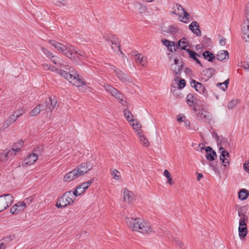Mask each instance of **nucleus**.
<instances>
[{
  "instance_id": "7c9ffc66",
  "label": "nucleus",
  "mask_w": 249,
  "mask_h": 249,
  "mask_svg": "<svg viewBox=\"0 0 249 249\" xmlns=\"http://www.w3.org/2000/svg\"><path fill=\"white\" fill-rule=\"evenodd\" d=\"M134 8L140 14L144 13L147 10L146 7L139 2L134 3Z\"/></svg>"
},
{
  "instance_id": "864d4df0",
  "label": "nucleus",
  "mask_w": 249,
  "mask_h": 249,
  "mask_svg": "<svg viewBox=\"0 0 249 249\" xmlns=\"http://www.w3.org/2000/svg\"><path fill=\"white\" fill-rule=\"evenodd\" d=\"M119 172L116 169H114L111 172V174L113 176V178L116 180H118L120 178V176L118 175Z\"/></svg>"
},
{
  "instance_id": "20e7f679",
  "label": "nucleus",
  "mask_w": 249,
  "mask_h": 249,
  "mask_svg": "<svg viewBox=\"0 0 249 249\" xmlns=\"http://www.w3.org/2000/svg\"><path fill=\"white\" fill-rule=\"evenodd\" d=\"M73 197L74 196L71 191L66 192L58 199L56 206L58 208H64L73 201Z\"/></svg>"
},
{
  "instance_id": "4be33fe9",
  "label": "nucleus",
  "mask_w": 249,
  "mask_h": 249,
  "mask_svg": "<svg viewBox=\"0 0 249 249\" xmlns=\"http://www.w3.org/2000/svg\"><path fill=\"white\" fill-rule=\"evenodd\" d=\"M205 149L207 153L206 159L208 160L213 161L215 159V157H216V152L210 146H207Z\"/></svg>"
},
{
  "instance_id": "cd10ccee",
  "label": "nucleus",
  "mask_w": 249,
  "mask_h": 249,
  "mask_svg": "<svg viewBox=\"0 0 249 249\" xmlns=\"http://www.w3.org/2000/svg\"><path fill=\"white\" fill-rule=\"evenodd\" d=\"M11 155H13L12 151L5 149L0 154V161H5L8 160V156Z\"/></svg>"
},
{
  "instance_id": "58836bf2",
  "label": "nucleus",
  "mask_w": 249,
  "mask_h": 249,
  "mask_svg": "<svg viewBox=\"0 0 249 249\" xmlns=\"http://www.w3.org/2000/svg\"><path fill=\"white\" fill-rule=\"evenodd\" d=\"M178 78L179 77L177 76L176 78H175V81L177 84L178 89H181L184 88L185 86V80L183 79L178 80Z\"/></svg>"
},
{
  "instance_id": "6e6d98bb",
  "label": "nucleus",
  "mask_w": 249,
  "mask_h": 249,
  "mask_svg": "<svg viewBox=\"0 0 249 249\" xmlns=\"http://www.w3.org/2000/svg\"><path fill=\"white\" fill-rule=\"evenodd\" d=\"M218 39H219V44H220V45L224 46L226 45V39L225 38H224V37H223L221 36H219Z\"/></svg>"
},
{
  "instance_id": "e433bc0d",
  "label": "nucleus",
  "mask_w": 249,
  "mask_h": 249,
  "mask_svg": "<svg viewBox=\"0 0 249 249\" xmlns=\"http://www.w3.org/2000/svg\"><path fill=\"white\" fill-rule=\"evenodd\" d=\"M124 114L127 120L130 122V123L135 122V120L133 119V116L129 110L127 109H124Z\"/></svg>"
},
{
  "instance_id": "de8ad7c7",
  "label": "nucleus",
  "mask_w": 249,
  "mask_h": 249,
  "mask_svg": "<svg viewBox=\"0 0 249 249\" xmlns=\"http://www.w3.org/2000/svg\"><path fill=\"white\" fill-rule=\"evenodd\" d=\"M16 205H18V211L19 212L23 211L26 207V203L24 201L18 202Z\"/></svg>"
},
{
  "instance_id": "37998d69",
  "label": "nucleus",
  "mask_w": 249,
  "mask_h": 249,
  "mask_svg": "<svg viewBox=\"0 0 249 249\" xmlns=\"http://www.w3.org/2000/svg\"><path fill=\"white\" fill-rule=\"evenodd\" d=\"M43 67L44 68V69L45 70H49L52 71H56L57 73L58 72L59 70L56 69L55 67L52 66L51 65L48 64H44L43 65Z\"/></svg>"
},
{
  "instance_id": "49530a36",
  "label": "nucleus",
  "mask_w": 249,
  "mask_h": 249,
  "mask_svg": "<svg viewBox=\"0 0 249 249\" xmlns=\"http://www.w3.org/2000/svg\"><path fill=\"white\" fill-rule=\"evenodd\" d=\"M164 176L167 178V182L170 185H172L173 184L172 178L171 177L170 173L167 170H164Z\"/></svg>"
},
{
  "instance_id": "f257e3e1",
  "label": "nucleus",
  "mask_w": 249,
  "mask_h": 249,
  "mask_svg": "<svg viewBox=\"0 0 249 249\" xmlns=\"http://www.w3.org/2000/svg\"><path fill=\"white\" fill-rule=\"evenodd\" d=\"M93 167L90 162L83 163L76 168L65 175L63 178L64 182H70L86 174Z\"/></svg>"
},
{
  "instance_id": "13d9d810",
  "label": "nucleus",
  "mask_w": 249,
  "mask_h": 249,
  "mask_svg": "<svg viewBox=\"0 0 249 249\" xmlns=\"http://www.w3.org/2000/svg\"><path fill=\"white\" fill-rule=\"evenodd\" d=\"M10 212L12 214L19 212V211H18V205H16V204L14 205L10 209Z\"/></svg>"
},
{
  "instance_id": "5701e85b",
  "label": "nucleus",
  "mask_w": 249,
  "mask_h": 249,
  "mask_svg": "<svg viewBox=\"0 0 249 249\" xmlns=\"http://www.w3.org/2000/svg\"><path fill=\"white\" fill-rule=\"evenodd\" d=\"M135 59L136 63L143 67L145 66L147 62V57L143 55L141 53L137 54Z\"/></svg>"
},
{
  "instance_id": "4d7b16f0",
  "label": "nucleus",
  "mask_w": 249,
  "mask_h": 249,
  "mask_svg": "<svg viewBox=\"0 0 249 249\" xmlns=\"http://www.w3.org/2000/svg\"><path fill=\"white\" fill-rule=\"evenodd\" d=\"M56 5L58 6H64L66 4V1L65 0H56L55 2Z\"/></svg>"
},
{
  "instance_id": "f3484780",
  "label": "nucleus",
  "mask_w": 249,
  "mask_h": 249,
  "mask_svg": "<svg viewBox=\"0 0 249 249\" xmlns=\"http://www.w3.org/2000/svg\"><path fill=\"white\" fill-rule=\"evenodd\" d=\"M161 42L163 45L166 46L171 52L176 51L178 49L177 45L174 41H169L166 39L161 40Z\"/></svg>"
},
{
  "instance_id": "9b49d317",
  "label": "nucleus",
  "mask_w": 249,
  "mask_h": 249,
  "mask_svg": "<svg viewBox=\"0 0 249 249\" xmlns=\"http://www.w3.org/2000/svg\"><path fill=\"white\" fill-rule=\"evenodd\" d=\"M137 229V232H141L142 233H149L152 231V229L151 227L150 223L145 220L142 221V224H139V226Z\"/></svg>"
},
{
  "instance_id": "ea45409f",
  "label": "nucleus",
  "mask_w": 249,
  "mask_h": 249,
  "mask_svg": "<svg viewBox=\"0 0 249 249\" xmlns=\"http://www.w3.org/2000/svg\"><path fill=\"white\" fill-rule=\"evenodd\" d=\"M238 215L240 217L239 221L248 222L249 217L246 213L240 212V211H238Z\"/></svg>"
},
{
  "instance_id": "412c9836",
  "label": "nucleus",
  "mask_w": 249,
  "mask_h": 249,
  "mask_svg": "<svg viewBox=\"0 0 249 249\" xmlns=\"http://www.w3.org/2000/svg\"><path fill=\"white\" fill-rule=\"evenodd\" d=\"M38 156L36 154L29 155L24 160V164L26 165H30L34 164L37 160Z\"/></svg>"
},
{
  "instance_id": "9d476101",
  "label": "nucleus",
  "mask_w": 249,
  "mask_h": 249,
  "mask_svg": "<svg viewBox=\"0 0 249 249\" xmlns=\"http://www.w3.org/2000/svg\"><path fill=\"white\" fill-rule=\"evenodd\" d=\"M160 31L163 34L168 33L172 35L174 38L178 34L180 33V30L175 25H169L167 27H161Z\"/></svg>"
},
{
  "instance_id": "0e129e2a",
  "label": "nucleus",
  "mask_w": 249,
  "mask_h": 249,
  "mask_svg": "<svg viewBox=\"0 0 249 249\" xmlns=\"http://www.w3.org/2000/svg\"><path fill=\"white\" fill-rule=\"evenodd\" d=\"M176 243L177 245H178V246H179V247L181 249H183L184 248V246L183 244L179 240H176Z\"/></svg>"
},
{
  "instance_id": "ddd939ff",
  "label": "nucleus",
  "mask_w": 249,
  "mask_h": 249,
  "mask_svg": "<svg viewBox=\"0 0 249 249\" xmlns=\"http://www.w3.org/2000/svg\"><path fill=\"white\" fill-rule=\"evenodd\" d=\"M247 222L245 221H239L238 232L241 239L244 238L248 234Z\"/></svg>"
},
{
  "instance_id": "f8f14e48",
  "label": "nucleus",
  "mask_w": 249,
  "mask_h": 249,
  "mask_svg": "<svg viewBox=\"0 0 249 249\" xmlns=\"http://www.w3.org/2000/svg\"><path fill=\"white\" fill-rule=\"evenodd\" d=\"M176 7L178 11V15L182 17L181 21L182 22H187V20H189L190 18V15L185 10V9L180 5L176 4Z\"/></svg>"
},
{
  "instance_id": "a19ab883",
  "label": "nucleus",
  "mask_w": 249,
  "mask_h": 249,
  "mask_svg": "<svg viewBox=\"0 0 249 249\" xmlns=\"http://www.w3.org/2000/svg\"><path fill=\"white\" fill-rule=\"evenodd\" d=\"M84 192V189H83L79 185L75 190L73 191L72 195L75 196H78L79 195H81L82 193Z\"/></svg>"
},
{
  "instance_id": "6ab92c4d",
  "label": "nucleus",
  "mask_w": 249,
  "mask_h": 249,
  "mask_svg": "<svg viewBox=\"0 0 249 249\" xmlns=\"http://www.w3.org/2000/svg\"><path fill=\"white\" fill-rule=\"evenodd\" d=\"M45 103L46 104V107H48L50 111H52L55 107L57 102L55 97H51L46 100Z\"/></svg>"
},
{
  "instance_id": "79ce46f5",
  "label": "nucleus",
  "mask_w": 249,
  "mask_h": 249,
  "mask_svg": "<svg viewBox=\"0 0 249 249\" xmlns=\"http://www.w3.org/2000/svg\"><path fill=\"white\" fill-rule=\"evenodd\" d=\"M130 124L133 126V129L137 132L138 135L141 134V126H140L137 122H135V121L132 122L130 123Z\"/></svg>"
},
{
  "instance_id": "a18cd8bd",
  "label": "nucleus",
  "mask_w": 249,
  "mask_h": 249,
  "mask_svg": "<svg viewBox=\"0 0 249 249\" xmlns=\"http://www.w3.org/2000/svg\"><path fill=\"white\" fill-rule=\"evenodd\" d=\"M41 111V106H37L30 112L31 116H35L38 115Z\"/></svg>"
},
{
  "instance_id": "338daca9",
  "label": "nucleus",
  "mask_w": 249,
  "mask_h": 249,
  "mask_svg": "<svg viewBox=\"0 0 249 249\" xmlns=\"http://www.w3.org/2000/svg\"><path fill=\"white\" fill-rule=\"evenodd\" d=\"M184 125L186 127H189L190 126V122L188 120H185L184 122Z\"/></svg>"
},
{
  "instance_id": "3c124183",
  "label": "nucleus",
  "mask_w": 249,
  "mask_h": 249,
  "mask_svg": "<svg viewBox=\"0 0 249 249\" xmlns=\"http://www.w3.org/2000/svg\"><path fill=\"white\" fill-rule=\"evenodd\" d=\"M71 49H72L71 52L72 53L73 55L76 57L75 55L77 54H79L81 56H84L85 53L81 51L76 50L73 47L71 46Z\"/></svg>"
},
{
  "instance_id": "a878e982",
  "label": "nucleus",
  "mask_w": 249,
  "mask_h": 249,
  "mask_svg": "<svg viewBox=\"0 0 249 249\" xmlns=\"http://www.w3.org/2000/svg\"><path fill=\"white\" fill-rule=\"evenodd\" d=\"M18 118L13 113L10 116L8 119L4 123L2 127L4 129L7 128L9 125L14 124Z\"/></svg>"
},
{
  "instance_id": "473e14b6",
  "label": "nucleus",
  "mask_w": 249,
  "mask_h": 249,
  "mask_svg": "<svg viewBox=\"0 0 249 249\" xmlns=\"http://www.w3.org/2000/svg\"><path fill=\"white\" fill-rule=\"evenodd\" d=\"M202 55L205 59L207 60L209 62L213 61L215 58V56L212 53L208 51L204 52L203 53Z\"/></svg>"
},
{
  "instance_id": "680f3d73",
  "label": "nucleus",
  "mask_w": 249,
  "mask_h": 249,
  "mask_svg": "<svg viewBox=\"0 0 249 249\" xmlns=\"http://www.w3.org/2000/svg\"><path fill=\"white\" fill-rule=\"evenodd\" d=\"M244 170L247 172L248 173H249V161H246L244 164Z\"/></svg>"
},
{
  "instance_id": "774afa93",
  "label": "nucleus",
  "mask_w": 249,
  "mask_h": 249,
  "mask_svg": "<svg viewBox=\"0 0 249 249\" xmlns=\"http://www.w3.org/2000/svg\"><path fill=\"white\" fill-rule=\"evenodd\" d=\"M185 120H186L185 116H182V117H181L180 118H178V122H183Z\"/></svg>"
},
{
  "instance_id": "09e8293b",
  "label": "nucleus",
  "mask_w": 249,
  "mask_h": 249,
  "mask_svg": "<svg viewBox=\"0 0 249 249\" xmlns=\"http://www.w3.org/2000/svg\"><path fill=\"white\" fill-rule=\"evenodd\" d=\"M194 87L196 90L200 93L203 92L204 90V87L200 83H196V85H194Z\"/></svg>"
},
{
  "instance_id": "72a5a7b5",
  "label": "nucleus",
  "mask_w": 249,
  "mask_h": 249,
  "mask_svg": "<svg viewBox=\"0 0 249 249\" xmlns=\"http://www.w3.org/2000/svg\"><path fill=\"white\" fill-rule=\"evenodd\" d=\"M196 98L193 94L190 93L186 97V101L190 106H193L196 104Z\"/></svg>"
},
{
  "instance_id": "c756f323",
  "label": "nucleus",
  "mask_w": 249,
  "mask_h": 249,
  "mask_svg": "<svg viewBox=\"0 0 249 249\" xmlns=\"http://www.w3.org/2000/svg\"><path fill=\"white\" fill-rule=\"evenodd\" d=\"M249 196V191L246 189H242L238 192V197L241 200H245Z\"/></svg>"
},
{
  "instance_id": "c03bdc74",
  "label": "nucleus",
  "mask_w": 249,
  "mask_h": 249,
  "mask_svg": "<svg viewBox=\"0 0 249 249\" xmlns=\"http://www.w3.org/2000/svg\"><path fill=\"white\" fill-rule=\"evenodd\" d=\"M140 138V141L142 143V144L145 146L148 147L149 145V143L148 140L144 137V136L142 135L141 134L138 135Z\"/></svg>"
},
{
  "instance_id": "6e6552de",
  "label": "nucleus",
  "mask_w": 249,
  "mask_h": 249,
  "mask_svg": "<svg viewBox=\"0 0 249 249\" xmlns=\"http://www.w3.org/2000/svg\"><path fill=\"white\" fill-rule=\"evenodd\" d=\"M13 201L12 195L6 194L0 196V212L9 207Z\"/></svg>"
},
{
  "instance_id": "393cba45",
  "label": "nucleus",
  "mask_w": 249,
  "mask_h": 249,
  "mask_svg": "<svg viewBox=\"0 0 249 249\" xmlns=\"http://www.w3.org/2000/svg\"><path fill=\"white\" fill-rule=\"evenodd\" d=\"M216 57L217 60L224 61L229 58V53L228 51L225 50L220 51L217 53Z\"/></svg>"
},
{
  "instance_id": "8fccbe9b",
  "label": "nucleus",
  "mask_w": 249,
  "mask_h": 249,
  "mask_svg": "<svg viewBox=\"0 0 249 249\" xmlns=\"http://www.w3.org/2000/svg\"><path fill=\"white\" fill-rule=\"evenodd\" d=\"M229 79H227L223 83H217L216 86H217V87H220V86H222V85H224L223 88H222V89L223 91H225L227 89L228 85L229 84Z\"/></svg>"
},
{
  "instance_id": "7ed1b4c3",
  "label": "nucleus",
  "mask_w": 249,
  "mask_h": 249,
  "mask_svg": "<svg viewBox=\"0 0 249 249\" xmlns=\"http://www.w3.org/2000/svg\"><path fill=\"white\" fill-rule=\"evenodd\" d=\"M49 42L51 45L64 53L67 57L71 59H75V56L73 55L72 53L71 52V46L68 45L66 46L54 40H50Z\"/></svg>"
},
{
  "instance_id": "0eeeda50",
  "label": "nucleus",
  "mask_w": 249,
  "mask_h": 249,
  "mask_svg": "<svg viewBox=\"0 0 249 249\" xmlns=\"http://www.w3.org/2000/svg\"><path fill=\"white\" fill-rule=\"evenodd\" d=\"M143 219L139 217H126V223L127 226L133 231H137L139 224H142Z\"/></svg>"
},
{
  "instance_id": "052dcab7",
  "label": "nucleus",
  "mask_w": 249,
  "mask_h": 249,
  "mask_svg": "<svg viewBox=\"0 0 249 249\" xmlns=\"http://www.w3.org/2000/svg\"><path fill=\"white\" fill-rule=\"evenodd\" d=\"M202 42L206 45H209L211 43V40L210 38L205 37L203 38Z\"/></svg>"
},
{
  "instance_id": "b1692460",
  "label": "nucleus",
  "mask_w": 249,
  "mask_h": 249,
  "mask_svg": "<svg viewBox=\"0 0 249 249\" xmlns=\"http://www.w3.org/2000/svg\"><path fill=\"white\" fill-rule=\"evenodd\" d=\"M186 52L188 53L189 56L190 58L195 61L198 64L202 66L200 61L197 58V56L200 57V56L194 51L188 49L186 50Z\"/></svg>"
},
{
  "instance_id": "39448f33",
  "label": "nucleus",
  "mask_w": 249,
  "mask_h": 249,
  "mask_svg": "<svg viewBox=\"0 0 249 249\" xmlns=\"http://www.w3.org/2000/svg\"><path fill=\"white\" fill-rule=\"evenodd\" d=\"M41 50L43 53L50 59V60L55 65L60 67H65L68 66L66 65V63L63 61L59 57L54 55L52 53L48 51L44 47L41 48Z\"/></svg>"
},
{
  "instance_id": "1a4fd4ad",
  "label": "nucleus",
  "mask_w": 249,
  "mask_h": 249,
  "mask_svg": "<svg viewBox=\"0 0 249 249\" xmlns=\"http://www.w3.org/2000/svg\"><path fill=\"white\" fill-rule=\"evenodd\" d=\"M218 145L219 147V150L221 153L220 160L223 163V165L224 166H227L230 163L228 160V158H229V154L222 147L223 145H225V144L224 143V140L223 142H221L219 144L218 143Z\"/></svg>"
},
{
  "instance_id": "423d86ee",
  "label": "nucleus",
  "mask_w": 249,
  "mask_h": 249,
  "mask_svg": "<svg viewBox=\"0 0 249 249\" xmlns=\"http://www.w3.org/2000/svg\"><path fill=\"white\" fill-rule=\"evenodd\" d=\"M105 90L113 96L116 99L118 100L121 104L125 105L126 104V101L123 99V94L119 91L117 89L113 88L110 85L106 84L104 85Z\"/></svg>"
},
{
  "instance_id": "e2e57ef3",
  "label": "nucleus",
  "mask_w": 249,
  "mask_h": 249,
  "mask_svg": "<svg viewBox=\"0 0 249 249\" xmlns=\"http://www.w3.org/2000/svg\"><path fill=\"white\" fill-rule=\"evenodd\" d=\"M5 240L2 239L0 241V249H4L6 246V244L4 243Z\"/></svg>"
},
{
  "instance_id": "4c0bfd02",
  "label": "nucleus",
  "mask_w": 249,
  "mask_h": 249,
  "mask_svg": "<svg viewBox=\"0 0 249 249\" xmlns=\"http://www.w3.org/2000/svg\"><path fill=\"white\" fill-rule=\"evenodd\" d=\"M111 48L114 52H119L120 53L122 54V55L124 56V54L123 53V52L121 51L120 45L118 44V43L115 41V40H111Z\"/></svg>"
},
{
  "instance_id": "bb28decb",
  "label": "nucleus",
  "mask_w": 249,
  "mask_h": 249,
  "mask_svg": "<svg viewBox=\"0 0 249 249\" xmlns=\"http://www.w3.org/2000/svg\"><path fill=\"white\" fill-rule=\"evenodd\" d=\"M189 41H188V39L185 38L183 37L181 39H180L177 45L178 48H179L181 49L184 50L186 51L187 50L186 49V47L188 46Z\"/></svg>"
},
{
  "instance_id": "5fc2aeb1",
  "label": "nucleus",
  "mask_w": 249,
  "mask_h": 249,
  "mask_svg": "<svg viewBox=\"0 0 249 249\" xmlns=\"http://www.w3.org/2000/svg\"><path fill=\"white\" fill-rule=\"evenodd\" d=\"M24 112V109L23 108H20L19 109H17L14 112V114L19 118L20 116H21Z\"/></svg>"
},
{
  "instance_id": "2eb2a0df",
  "label": "nucleus",
  "mask_w": 249,
  "mask_h": 249,
  "mask_svg": "<svg viewBox=\"0 0 249 249\" xmlns=\"http://www.w3.org/2000/svg\"><path fill=\"white\" fill-rule=\"evenodd\" d=\"M117 78L123 83H131V79L130 77L124 73L122 70H117L115 73Z\"/></svg>"
},
{
  "instance_id": "c9c22d12",
  "label": "nucleus",
  "mask_w": 249,
  "mask_h": 249,
  "mask_svg": "<svg viewBox=\"0 0 249 249\" xmlns=\"http://www.w3.org/2000/svg\"><path fill=\"white\" fill-rule=\"evenodd\" d=\"M244 16L246 19L244 21L243 24L246 25L247 24H249V2L246 6Z\"/></svg>"
},
{
  "instance_id": "aec40b11",
  "label": "nucleus",
  "mask_w": 249,
  "mask_h": 249,
  "mask_svg": "<svg viewBox=\"0 0 249 249\" xmlns=\"http://www.w3.org/2000/svg\"><path fill=\"white\" fill-rule=\"evenodd\" d=\"M199 26L196 21H193L189 26V29L197 36H200L201 32L199 30Z\"/></svg>"
},
{
  "instance_id": "603ef678",
  "label": "nucleus",
  "mask_w": 249,
  "mask_h": 249,
  "mask_svg": "<svg viewBox=\"0 0 249 249\" xmlns=\"http://www.w3.org/2000/svg\"><path fill=\"white\" fill-rule=\"evenodd\" d=\"M93 179L90 180L89 181L84 182L80 185V186L83 189H84V191L88 189V188L90 186V185L92 183Z\"/></svg>"
},
{
  "instance_id": "f03ea898",
  "label": "nucleus",
  "mask_w": 249,
  "mask_h": 249,
  "mask_svg": "<svg viewBox=\"0 0 249 249\" xmlns=\"http://www.w3.org/2000/svg\"><path fill=\"white\" fill-rule=\"evenodd\" d=\"M69 72L63 70H59L58 73L62 76L65 79L67 80L76 87H79L82 85H85L84 81L81 78L80 76L76 74L75 70L70 68Z\"/></svg>"
},
{
  "instance_id": "4468645a",
  "label": "nucleus",
  "mask_w": 249,
  "mask_h": 249,
  "mask_svg": "<svg viewBox=\"0 0 249 249\" xmlns=\"http://www.w3.org/2000/svg\"><path fill=\"white\" fill-rule=\"evenodd\" d=\"M182 62L178 59H174V63L171 66V69L177 75H180L182 72Z\"/></svg>"
},
{
  "instance_id": "2f4dec72",
  "label": "nucleus",
  "mask_w": 249,
  "mask_h": 249,
  "mask_svg": "<svg viewBox=\"0 0 249 249\" xmlns=\"http://www.w3.org/2000/svg\"><path fill=\"white\" fill-rule=\"evenodd\" d=\"M215 72V70L213 68H209L203 71L202 74L206 76L205 79L207 80L213 76Z\"/></svg>"
},
{
  "instance_id": "bf43d9fd",
  "label": "nucleus",
  "mask_w": 249,
  "mask_h": 249,
  "mask_svg": "<svg viewBox=\"0 0 249 249\" xmlns=\"http://www.w3.org/2000/svg\"><path fill=\"white\" fill-rule=\"evenodd\" d=\"M248 210V206L245 205L241 207L238 210L240 212H242L245 213H247V212Z\"/></svg>"
},
{
  "instance_id": "dca6fc26",
  "label": "nucleus",
  "mask_w": 249,
  "mask_h": 249,
  "mask_svg": "<svg viewBox=\"0 0 249 249\" xmlns=\"http://www.w3.org/2000/svg\"><path fill=\"white\" fill-rule=\"evenodd\" d=\"M196 116L198 118L205 122L209 121L212 118L210 113L203 109L199 110L198 112L196 113Z\"/></svg>"
},
{
  "instance_id": "a211bd4d",
  "label": "nucleus",
  "mask_w": 249,
  "mask_h": 249,
  "mask_svg": "<svg viewBox=\"0 0 249 249\" xmlns=\"http://www.w3.org/2000/svg\"><path fill=\"white\" fill-rule=\"evenodd\" d=\"M123 194V199L124 202L127 203H130L132 202L134 199V194L132 192L125 188L124 190Z\"/></svg>"
},
{
  "instance_id": "f704fd0d",
  "label": "nucleus",
  "mask_w": 249,
  "mask_h": 249,
  "mask_svg": "<svg viewBox=\"0 0 249 249\" xmlns=\"http://www.w3.org/2000/svg\"><path fill=\"white\" fill-rule=\"evenodd\" d=\"M23 144V142L21 141L19 142L15 143L13 145L12 150L11 151H12L13 154L16 155L17 152H18L20 151L21 148L22 147Z\"/></svg>"
},
{
  "instance_id": "c85d7f7f",
  "label": "nucleus",
  "mask_w": 249,
  "mask_h": 249,
  "mask_svg": "<svg viewBox=\"0 0 249 249\" xmlns=\"http://www.w3.org/2000/svg\"><path fill=\"white\" fill-rule=\"evenodd\" d=\"M243 38L246 42H249V24H243Z\"/></svg>"
},
{
  "instance_id": "69168bd1",
  "label": "nucleus",
  "mask_w": 249,
  "mask_h": 249,
  "mask_svg": "<svg viewBox=\"0 0 249 249\" xmlns=\"http://www.w3.org/2000/svg\"><path fill=\"white\" fill-rule=\"evenodd\" d=\"M234 105V101H231L228 104V107L229 108H231Z\"/></svg>"
}]
</instances>
